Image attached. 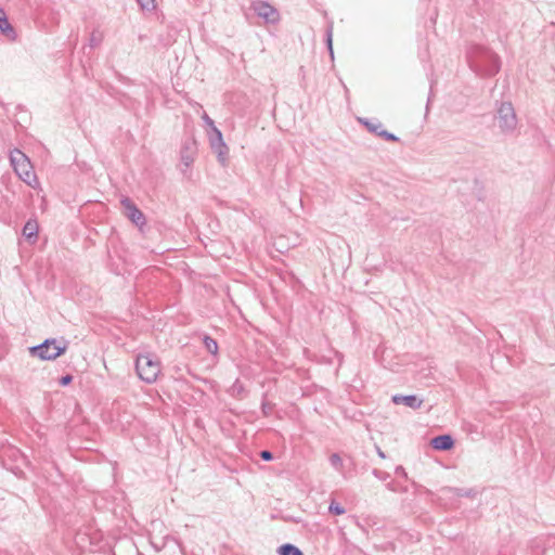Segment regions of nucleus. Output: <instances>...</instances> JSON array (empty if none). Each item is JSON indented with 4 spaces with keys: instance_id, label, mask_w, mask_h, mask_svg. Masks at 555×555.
<instances>
[{
    "instance_id": "obj_4",
    "label": "nucleus",
    "mask_w": 555,
    "mask_h": 555,
    "mask_svg": "<svg viewBox=\"0 0 555 555\" xmlns=\"http://www.w3.org/2000/svg\"><path fill=\"white\" fill-rule=\"evenodd\" d=\"M10 160L18 178L28 186H34L35 171L33 170L34 166L28 156L20 150H14L11 152Z\"/></svg>"
},
{
    "instance_id": "obj_6",
    "label": "nucleus",
    "mask_w": 555,
    "mask_h": 555,
    "mask_svg": "<svg viewBox=\"0 0 555 555\" xmlns=\"http://www.w3.org/2000/svg\"><path fill=\"white\" fill-rule=\"evenodd\" d=\"M250 8L255 14L262 18L266 23L275 24L280 21L279 11L269 2L256 0L251 2Z\"/></svg>"
},
{
    "instance_id": "obj_26",
    "label": "nucleus",
    "mask_w": 555,
    "mask_h": 555,
    "mask_svg": "<svg viewBox=\"0 0 555 555\" xmlns=\"http://www.w3.org/2000/svg\"><path fill=\"white\" fill-rule=\"evenodd\" d=\"M72 380H73V376H72V375H69V374H67V375H65V376H62V377H61V379H60V384H61L62 386H66V385H68Z\"/></svg>"
},
{
    "instance_id": "obj_15",
    "label": "nucleus",
    "mask_w": 555,
    "mask_h": 555,
    "mask_svg": "<svg viewBox=\"0 0 555 555\" xmlns=\"http://www.w3.org/2000/svg\"><path fill=\"white\" fill-rule=\"evenodd\" d=\"M204 346L206 350L211 354L218 353V343L211 338L210 336H204L203 338Z\"/></svg>"
},
{
    "instance_id": "obj_32",
    "label": "nucleus",
    "mask_w": 555,
    "mask_h": 555,
    "mask_svg": "<svg viewBox=\"0 0 555 555\" xmlns=\"http://www.w3.org/2000/svg\"><path fill=\"white\" fill-rule=\"evenodd\" d=\"M388 489H390V490H392V491L395 490V489L391 487V485H390V483L388 485Z\"/></svg>"
},
{
    "instance_id": "obj_9",
    "label": "nucleus",
    "mask_w": 555,
    "mask_h": 555,
    "mask_svg": "<svg viewBox=\"0 0 555 555\" xmlns=\"http://www.w3.org/2000/svg\"><path fill=\"white\" fill-rule=\"evenodd\" d=\"M391 400L395 404H404L413 410L420 409L423 404V399H420L415 395H395Z\"/></svg>"
},
{
    "instance_id": "obj_25",
    "label": "nucleus",
    "mask_w": 555,
    "mask_h": 555,
    "mask_svg": "<svg viewBox=\"0 0 555 555\" xmlns=\"http://www.w3.org/2000/svg\"><path fill=\"white\" fill-rule=\"evenodd\" d=\"M259 455L263 461H271L273 459V454L269 450L260 451Z\"/></svg>"
},
{
    "instance_id": "obj_8",
    "label": "nucleus",
    "mask_w": 555,
    "mask_h": 555,
    "mask_svg": "<svg viewBox=\"0 0 555 555\" xmlns=\"http://www.w3.org/2000/svg\"><path fill=\"white\" fill-rule=\"evenodd\" d=\"M196 142L193 139L185 140L180 152L181 162L185 168H189L194 162L196 154Z\"/></svg>"
},
{
    "instance_id": "obj_11",
    "label": "nucleus",
    "mask_w": 555,
    "mask_h": 555,
    "mask_svg": "<svg viewBox=\"0 0 555 555\" xmlns=\"http://www.w3.org/2000/svg\"><path fill=\"white\" fill-rule=\"evenodd\" d=\"M212 151L217 154L219 163L224 166L228 160L229 153L227 144L219 143V145L212 147Z\"/></svg>"
},
{
    "instance_id": "obj_16",
    "label": "nucleus",
    "mask_w": 555,
    "mask_h": 555,
    "mask_svg": "<svg viewBox=\"0 0 555 555\" xmlns=\"http://www.w3.org/2000/svg\"><path fill=\"white\" fill-rule=\"evenodd\" d=\"M330 463L338 473L344 475V472H343L344 463L338 453H333L330 456Z\"/></svg>"
},
{
    "instance_id": "obj_31",
    "label": "nucleus",
    "mask_w": 555,
    "mask_h": 555,
    "mask_svg": "<svg viewBox=\"0 0 555 555\" xmlns=\"http://www.w3.org/2000/svg\"><path fill=\"white\" fill-rule=\"evenodd\" d=\"M378 455H379L380 457H385V454H384V452H383L382 450H378Z\"/></svg>"
},
{
    "instance_id": "obj_23",
    "label": "nucleus",
    "mask_w": 555,
    "mask_h": 555,
    "mask_svg": "<svg viewBox=\"0 0 555 555\" xmlns=\"http://www.w3.org/2000/svg\"><path fill=\"white\" fill-rule=\"evenodd\" d=\"M378 137L384 138L387 141H398V137H396L393 133L388 132L387 130H380L378 132Z\"/></svg>"
},
{
    "instance_id": "obj_3",
    "label": "nucleus",
    "mask_w": 555,
    "mask_h": 555,
    "mask_svg": "<svg viewBox=\"0 0 555 555\" xmlns=\"http://www.w3.org/2000/svg\"><path fill=\"white\" fill-rule=\"evenodd\" d=\"M495 125L505 135H513L517 130L518 119L511 102H502L495 114Z\"/></svg>"
},
{
    "instance_id": "obj_5",
    "label": "nucleus",
    "mask_w": 555,
    "mask_h": 555,
    "mask_svg": "<svg viewBox=\"0 0 555 555\" xmlns=\"http://www.w3.org/2000/svg\"><path fill=\"white\" fill-rule=\"evenodd\" d=\"M66 350V345L63 340L46 339L43 343L37 345V357L42 360H54Z\"/></svg>"
},
{
    "instance_id": "obj_1",
    "label": "nucleus",
    "mask_w": 555,
    "mask_h": 555,
    "mask_svg": "<svg viewBox=\"0 0 555 555\" xmlns=\"http://www.w3.org/2000/svg\"><path fill=\"white\" fill-rule=\"evenodd\" d=\"M467 57L472 69L478 75L493 76L500 70V57L486 47L473 46Z\"/></svg>"
},
{
    "instance_id": "obj_20",
    "label": "nucleus",
    "mask_w": 555,
    "mask_h": 555,
    "mask_svg": "<svg viewBox=\"0 0 555 555\" xmlns=\"http://www.w3.org/2000/svg\"><path fill=\"white\" fill-rule=\"evenodd\" d=\"M212 131H214V134H215V135L210 138V146H211V149H212L214 146L219 145V143H224V142H223V139H222V133H221V131H220L217 127H214V130H212Z\"/></svg>"
},
{
    "instance_id": "obj_18",
    "label": "nucleus",
    "mask_w": 555,
    "mask_h": 555,
    "mask_svg": "<svg viewBox=\"0 0 555 555\" xmlns=\"http://www.w3.org/2000/svg\"><path fill=\"white\" fill-rule=\"evenodd\" d=\"M23 235L27 241H31L35 235V225H33L31 220L27 221L23 229Z\"/></svg>"
},
{
    "instance_id": "obj_7",
    "label": "nucleus",
    "mask_w": 555,
    "mask_h": 555,
    "mask_svg": "<svg viewBox=\"0 0 555 555\" xmlns=\"http://www.w3.org/2000/svg\"><path fill=\"white\" fill-rule=\"evenodd\" d=\"M120 204L125 210V215L128 219H130L135 225L142 227L145 224V217L143 212L135 206V204L128 197H124L120 201Z\"/></svg>"
},
{
    "instance_id": "obj_22",
    "label": "nucleus",
    "mask_w": 555,
    "mask_h": 555,
    "mask_svg": "<svg viewBox=\"0 0 555 555\" xmlns=\"http://www.w3.org/2000/svg\"><path fill=\"white\" fill-rule=\"evenodd\" d=\"M143 10L151 11L155 8L154 0H137Z\"/></svg>"
},
{
    "instance_id": "obj_28",
    "label": "nucleus",
    "mask_w": 555,
    "mask_h": 555,
    "mask_svg": "<svg viewBox=\"0 0 555 555\" xmlns=\"http://www.w3.org/2000/svg\"><path fill=\"white\" fill-rule=\"evenodd\" d=\"M396 474H397V475H399V476H402V477L406 478L405 469H404L402 466H397V468H396Z\"/></svg>"
},
{
    "instance_id": "obj_12",
    "label": "nucleus",
    "mask_w": 555,
    "mask_h": 555,
    "mask_svg": "<svg viewBox=\"0 0 555 555\" xmlns=\"http://www.w3.org/2000/svg\"><path fill=\"white\" fill-rule=\"evenodd\" d=\"M0 30L8 37L13 34V28L5 16V12L2 9H0Z\"/></svg>"
},
{
    "instance_id": "obj_24",
    "label": "nucleus",
    "mask_w": 555,
    "mask_h": 555,
    "mask_svg": "<svg viewBox=\"0 0 555 555\" xmlns=\"http://www.w3.org/2000/svg\"><path fill=\"white\" fill-rule=\"evenodd\" d=\"M373 474L376 478L380 480H386L389 477V474L379 469H374Z\"/></svg>"
},
{
    "instance_id": "obj_17",
    "label": "nucleus",
    "mask_w": 555,
    "mask_h": 555,
    "mask_svg": "<svg viewBox=\"0 0 555 555\" xmlns=\"http://www.w3.org/2000/svg\"><path fill=\"white\" fill-rule=\"evenodd\" d=\"M102 39H103V36L101 33L93 31L89 39V47L91 49L99 47L100 43L102 42Z\"/></svg>"
},
{
    "instance_id": "obj_2",
    "label": "nucleus",
    "mask_w": 555,
    "mask_h": 555,
    "mask_svg": "<svg viewBox=\"0 0 555 555\" xmlns=\"http://www.w3.org/2000/svg\"><path fill=\"white\" fill-rule=\"evenodd\" d=\"M135 371L143 382L153 384L160 373V361L151 353L139 354L135 360Z\"/></svg>"
},
{
    "instance_id": "obj_14",
    "label": "nucleus",
    "mask_w": 555,
    "mask_h": 555,
    "mask_svg": "<svg viewBox=\"0 0 555 555\" xmlns=\"http://www.w3.org/2000/svg\"><path fill=\"white\" fill-rule=\"evenodd\" d=\"M280 555H304L302 552L293 544H283L279 547Z\"/></svg>"
},
{
    "instance_id": "obj_10",
    "label": "nucleus",
    "mask_w": 555,
    "mask_h": 555,
    "mask_svg": "<svg viewBox=\"0 0 555 555\" xmlns=\"http://www.w3.org/2000/svg\"><path fill=\"white\" fill-rule=\"evenodd\" d=\"M431 447L439 451H448L450 450L454 441L450 435H440L437 437H434L430 442Z\"/></svg>"
},
{
    "instance_id": "obj_19",
    "label": "nucleus",
    "mask_w": 555,
    "mask_h": 555,
    "mask_svg": "<svg viewBox=\"0 0 555 555\" xmlns=\"http://www.w3.org/2000/svg\"><path fill=\"white\" fill-rule=\"evenodd\" d=\"M326 44L328 52L331 54V57H334V51H333V26L330 25L326 29Z\"/></svg>"
},
{
    "instance_id": "obj_21",
    "label": "nucleus",
    "mask_w": 555,
    "mask_h": 555,
    "mask_svg": "<svg viewBox=\"0 0 555 555\" xmlns=\"http://www.w3.org/2000/svg\"><path fill=\"white\" fill-rule=\"evenodd\" d=\"M328 511L330 513L334 514V515H343L346 513V509L337 502L335 501H332L330 506H328Z\"/></svg>"
},
{
    "instance_id": "obj_29",
    "label": "nucleus",
    "mask_w": 555,
    "mask_h": 555,
    "mask_svg": "<svg viewBox=\"0 0 555 555\" xmlns=\"http://www.w3.org/2000/svg\"><path fill=\"white\" fill-rule=\"evenodd\" d=\"M4 352H5V350H4V340H3L2 336L0 335V359L3 358Z\"/></svg>"
},
{
    "instance_id": "obj_13",
    "label": "nucleus",
    "mask_w": 555,
    "mask_h": 555,
    "mask_svg": "<svg viewBox=\"0 0 555 555\" xmlns=\"http://www.w3.org/2000/svg\"><path fill=\"white\" fill-rule=\"evenodd\" d=\"M359 121L361 124H363L370 132L375 133L376 135H378V132H380V130H383L382 124L377 120L372 121V120H369L365 118H359Z\"/></svg>"
},
{
    "instance_id": "obj_27",
    "label": "nucleus",
    "mask_w": 555,
    "mask_h": 555,
    "mask_svg": "<svg viewBox=\"0 0 555 555\" xmlns=\"http://www.w3.org/2000/svg\"><path fill=\"white\" fill-rule=\"evenodd\" d=\"M203 119L214 130V127H216L214 120L206 113L203 115Z\"/></svg>"
},
{
    "instance_id": "obj_30",
    "label": "nucleus",
    "mask_w": 555,
    "mask_h": 555,
    "mask_svg": "<svg viewBox=\"0 0 555 555\" xmlns=\"http://www.w3.org/2000/svg\"><path fill=\"white\" fill-rule=\"evenodd\" d=\"M28 351H29L31 357H35V352H36L35 346L29 347Z\"/></svg>"
}]
</instances>
